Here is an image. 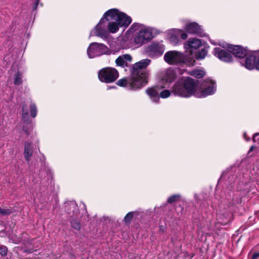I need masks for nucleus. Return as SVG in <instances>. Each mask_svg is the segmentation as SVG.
Wrapping results in <instances>:
<instances>
[{"instance_id":"36","label":"nucleus","mask_w":259,"mask_h":259,"mask_svg":"<svg viewBox=\"0 0 259 259\" xmlns=\"http://www.w3.org/2000/svg\"><path fill=\"white\" fill-rule=\"evenodd\" d=\"M243 137H244V138L245 139V140L246 141H249L250 140V138H247V135H246V133H244Z\"/></svg>"},{"instance_id":"4","label":"nucleus","mask_w":259,"mask_h":259,"mask_svg":"<svg viewBox=\"0 0 259 259\" xmlns=\"http://www.w3.org/2000/svg\"><path fill=\"white\" fill-rule=\"evenodd\" d=\"M196 81L192 78L182 77L173 85L171 93L182 98L195 96Z\"/></svg>"},{"instance_id":"6","label":"nucleus","mask_w":259,"mask_h":259,"mask_svg":"<svg viewBox=\"0 0 259 259\" xmlns=\"http://www.w3.org/2000/svg\"><path fill=\"white\" fill-rule=\"evenodd\" d=\"M217 90L215 81L210 78L204 80L199 87L196 81V89L195 97L198 98H203L213 95Z\"/></svg>"},{"instance_id":"1","label":"nucleus","mask_w":259,"mask_h":259,"mask_svg":"<svg viewBox=\"0 0 259 259\" xmlns=\"http://www.w3.org/2000/svg\"><path fill=\"white\" fill-rule=\"evenodd\" d=\"M132 21L131 17L118 9H109L104 13L98 24L91 30L90 36H96L107 40L109 33H115L120 27H127Z\"/></svg>"},{"instance_id":"33","label":"nucleus","mask_w":259,"mask_h":259,"mask_svg":"<svg viewBox=\"0 0 259 259\" xmlns=\"http://www.w3.org/2000/svg\"><path fill=\"white\" fill-rule=\"evenodd\" d=\"M259 133H256L254 134L252 137V140L254 143H257L259 144Z\"/></svg>"},{"instance_id":"26","label":"nucleus","mask_w":259,"mask_h":259,"mask_svg":"<svg viewBox=\"0 0 259 259\" xmlns=\"http://www.w3.org/2000/svg\"><path fill=\"white\" fill-rule=\"evenodd\" d=\"M28 116V111L25 105L22 106V118L24 121H27Z\"/></svg>"},{"instance_id":"32","label":"nucleus","mask_w":259,"mask_h":259,"mask_svg":"<svg viewBox=\"0 0 259 259\" xmlns=\"http://www.w3.org/2000/svg\"><path fill=\"white\" fill-rule=\"evenodd\" d=\"M180 33V36H181L182 39L185 40L188 38L187 33L184 32L182 29H181V32Z\"/></svg>"},{"instance_id":"19","label":"nucleus","mask_w":259,"mask_h":259,"mask_svg":"<svg viewBox=\"0 0 259 259\" xmlns=\"http://www.w3.org/2000/svg\"><path fill=\"white\" fill-rule=\"evenodd\" d=\"M146 93L154 103H157L159 100V95L156 88H149L146 90Z\"/></svg>"},{"instance_id":"39","label":"nucleus","mask_w":259,"mask_h":259,"mask_svg":"<svg viewBox=\"0 0 259 259\" xmlns=\"http://www.w3.org/2000/svg\"><path fill=\"white\" fill-rule=\"evenodd\" d=\"M253 148H254V147H253V146H251V147H250V149L249 151H252V150L253 149Z\"/></svg>"},{"instance_id":"2","label":"nucleus","mask_w":259,"mask_h":259,"mask_svg":"<svg viewBox=\"0 0 259 259\" xmlns=\"http://www.w3.org/2000/svg\"><path fill=\"white\" fill-rule=\"evenodd\" d=\"M150 63L151 60L149 59H143L136 63L133 65L131 76L118 80L117 84L131 90L141 89L147 82L148 75L143 69Z\"/></svg>"},{"instance_id":"15","label":"nucleus","mask_w":259,"mask_h":259,"mask_svg":"<svg viewBox=\"0 0 259 259\" xmlns=\"http://www.w3.org/2000/svg\"><path fill=\"white\" fill-rule=\"evenodd\" d=\"M184 29L188 33L202 35L201 26L195 22H187L184 27Z\"/></svg>"},{"instance_id":"34","label":"nucleus","mask_w":259,"mask_h":259,"mask_svg":"<svg viewBox=\"0 0 259 259\" xmlns=\"http://www.w3.org/2000/svg\"><path fill=\"white\" fill-rule=\"evenodd\" d=\"M34 3L32 6L33 10H35L38 6L39 0H34Z\"/></svg>"},{"instance_id":"24","label":"nucleus","mask_w":259,"mask_h":259,"mask_svg":"<svg viewBox=\"0 0 259 259\" xmlns=\"http://www.w3.org/2000/svg\"><path fill=\"white\" fill-rule=\"evenodd\" d=\"M22 74L20 71H17L14 78V84L15 85H18L22 83Z\"/></svg>"},{"instance_id":"35","label":"nucleus","mask_w":259,"mask_h":259,"mask_svg":"<svg viewBox=\"0 0 259 259\" xmlns=\"http://www.w3.org/2000/svg\"><path fill=\"white\" fill-rule=\"evenodd\" d=\"M251 259H259V253H254Z\"/></svg>"},{"instance_id":"13","label":"nucleus","mask_w":259,"mask_h":259,"mask_svg":"<svg viewBox=\"0 0 259 259\" xmlns=\"http://www.w3.org/2000/svg\"><path fill=\"white\" fill-rule=\"evenodd\" d=\"M224 48H228L229 51L234 55L236 58H240L241 60L247 55L249 51L240 46H233L226 42L222 44Z\"/></svg>"},{"instance_id":"31","label":"nucleus","mask_w":259,"mask_h":259,"mask_svg":"<svg viewBox=\"0 0 259 259\" xmlns=\"http://www.w3.org/2000/svg\"><path fill=\"white\" fill-rule=\"evenodd\" d=\"M11 211L10 209H3L0 207V214L6 215L11 213Z\"/></svg>"},{"instance_id":"20","label":"nucleus","mask_w":259,"mask_h":259,"mask_svg":"<svg viewBox=\"0 0 259 259\" xmlns=\"http://www.w3.org/2000/svg\"><path fill=\"white\" fill-rule=\"evenodd\" d=\"M33 153V146L31 143L27 142L24 146V155L25 160L28 162L30 160Z\"/></svg>"},{"instance_id":"27","label":"nucleus","mask_w":259,"mask_h":259,"mask_svg":"<svg viewBox=\"0 0 259 259\" xmlns=\"http://www.w3.org/2000/svg\"><path fill=\"white\" fill-rule=\"evenodd\" d=\"M180 198L181 195L179 194L172 195L168 198L167 202L172 203L178 200Z\"/></svg>"},{"instance_id":"18","label":"nucleus","mask_w":259,"mask_h":259,"mask_svg":"<svg viewBox=\"0 0 259 259\" xmlns=\"http://www.w3.org/2000/svg\"><path fill=\"white\" fill-rule=\"evenodd\" d=\"M70 207L73 208V212L75 214V218L71 219L70 220V222L72 227L75 230H79L80 228V225L78 220V208L76 206L75 204L74 203H71L70 204Z\"/></svg>"},{"instance_id":"21","label":"nucleus","mask_w":259,"mask_h":259,"mask_svg":"<svg viewBox=\"0 0 259 259\" xmlns=\"http://www.w3.org/2000/svg\"><path fill=\"white\" fill-rule=\"evenodd\" d=\"M229 215V213L228 211L223 212L222 210H220L218 213V218L219 220H221L219 223L222 225H226L228 222V218Z\"/></svg>"},{"instance_id":"30","label":"nucleus","mask_w":259,"mask_h":259,"mask_svg":"<svg viewBox=\"0 0 259 259\" xmlns=\"http://www.w3.org/2000/svg\"><path fill=\"white\" fill-rule=\"evenodd\" d=\"M7 253V248L5 246L0 245V254L3 255H6Z\"/></svg>"},{"instance_id":"25","label":"nucleus","mask_w":259,"mask_h":259,"mask_svg":"<svg viewBox=\"0 0 259 259\" xmlns=\"http://www.w3.org/2000/svg\"><path fill=\"white\" fill-rule=\"evenodd\" d=\"M30 109V115L31 116L34 118L37 115V108L35 104L33 102H31L29 105Z\"/></svg>"},{"instance_id":"23","label":"nucleus","mask_w":259,"mask_h":259,"mask_svg":"<svg viewBox=\"0 0 259 259\" xmlns=\"http://www.w3.org/2000/svg\"><path fill=\"white\" fill-rule=\"evenodd\" d=\"M208 53V51L206 49L203 48L200 50L197 53H196L195 56V60H202L205 58Z\"/></svg>"},{"instance_id":"10","label":"nucleus","mask_w":259,"mask_h":259,"mask_svg":"<svg viewBox=\"0 0 259 259\" xmlns=\"http://www.w3.org/2000/svg\"><path fill=\"white\" fill-rule=\"evenodd\" d=\"M118 71L113 68L107 67L100 70L98 73L99 80L105 83L114 82L118 77Z\"/></svg>"},{"instance_id":"14","label":"nucleus","mask_w":259,"mask_h":259,"mask_svg":"<svg viewBox=\"0 0 259 259\" xmlns=\"http://www.w3.org/2000/svg\"><path fill=\"white\" fill-rule=\"evenodd\" d=\"M175 78V73L171 69L169 68L163 71L160 75V78L161 83L164 85L161 86V88H166V84L171 82L174 80Z\"/></svg>"},{"instance_id":"9","label":"nucleus","mask_w":259,"mask_h":259,"mask_svg":"<svg viewBox=\"0 0 259 259\" xmlns=\"http://www.w3.org/2000/svg\"><path fill=\"white\" fill-rule=\"evenodd\" d=\"M202 45V41L200 39L196 37H191L186 41L184 44V49L185 50V55L188 59L190 58L193 60L194 65L195 64V58L193 56L195 50L199 49Z\"/></svg>"},{"instance_id":"12","label":"nucleus","mask_w":259,"mask_h":259,"mask_svg":"<svg viewBox=\"0 0 259 259\" xmlns=\"http://www.w3.org/2000/svg\"><path fill=\"white\" fill-rule=\"evenodd\" d=\"M165 50V46L162 42H153L148 46L146 52L149 56L156 58L161 56Z\"/></svg>"},{"instance_id":"7","label":"nucleus","mask_w":259,"mask_h":259,"mask_svg":"<svg viewBox=\"0 0 259 259\" xmlns=\"http://www.w3.org/2000/svg\"><path fill=\"white\" fill-rule=\"evenodd\" d=\"M115 52L107 46L102 43L92 42L87 49V54L90 58H94L102 55H109Z\"/></svg>"},{"instance_id":"38","label":"nucleus","mask_w":259,"mask_h":259,"mask_svg":"<svg viewBox=\"0 0 259 259\" xmlns=\"http://www.w3.org/2000/svg\"><path fill=\"white\" fill-rule=\"evenodd\" d=\"M159 228H160V230L163 231H164V226H160L159 227Z\"/></svg>"},{"instance_id":"40","label":"nucleus","mask_w":259,"mask_h":259,"mask_svg":"<svg viewBox=\"0 0 259 259\" xmlns=\"http://www.w3.org/2000/svg\"><path fill=\"white\" fill-rule=\"evenodd\" d=\"M257 68L259 69V64H258Z\"/></svg>"},{"instance_id":"28","label":"nucleus","mask_w":259,"mask_h":259,"mask_svg":"<svg viewBox=\"0 0 259 259\" xmlns=\"http://www.w3.org/2000/svg\"><path fill=\"white\" fill-rule=\"evenodd\" d=\"M171 93V91L170 92L168 90H164L159 93V97L163 99L167 98L170 96Z\"/></svg>"},{"instance_id":"22","label":"nucleus","mask_w":259,"mask_h":259,"mask_svg":"<svg viewBox=\"0 0 259 259\" xmlns=\"http://www.w3.org/2000/svg\"><path fill=\"white\" fill-rule=\"evenodd\" d=\"M188 74L197 78H200L205 75V72L202 69H194L188 73Z\"/></svg>"},{"instance_id":"11","label":"nucleus","mask_w":259,"mask_h":259,"mask_svg":"<svg viewBox=\"0 0 259 259\" xmlns=\"http://www.w3.org/2000/svg\"><path fill=\"white\" fill-rule=\"evenodd\" d=\"M210 41L214 45H218L220 46L215 48L212 52V54L215 57L225 62H231L232 61L233 58L231 54L226 50V49L228 48H224L222 46V44L224 42L216 43L211 40Z\"/></svg>"},{"instance_id":"5","label":"nucleus","mask_w":259,"mask_h":259,"mask_svg":"<svg viewBox=\"0 0 259 259\" xmlns=\"http://www.w3.org/2000/svg\"><path fill=\"white\" fill-rule=\"evenodd\" d=\"M164 60L171 65H183L187 66H194V61L189 58L183 52L178 51H169L164 56Z\"/></svg>"},{"instance_id":"29","label":"nucleus","mask_w":259,"mask_h":259,"mask_svg":"<svg viewBox=\"0 0 259 259\" xmlns=\"http://www.w3.org/2000/svg\"><path fill=\"white\" fill-rule=\"evenodd\" d=\"M134 216V212L131 211L129 212L126 214V215L125 216L124 218V220L125 223H129L131 222L132 219L133 218Z\"/></svg>"},{"instance_id":"16","label":"nucleus","mask_w":259,"mask_h":259,"mask_svg":"<svg viewBox=\"0 0 259 259\" xmlns=\"http://www.w3.org/2000/svg\"><path fill=\"white\" fill-rule=\"evenodd\" d=\"M181 29L173 28L167 32V37L170 42L173 45H177L180 41V33Z\"/></svg>"},{"instance_id":"37","label":"nucleus","mask_w":259,"mask_h":259,"mask_svg":"<svg viewBox=\"0 0 259 259\" xmlns=\"http://www.w3.org/2000/svg\"><path fill=\"white\" fill-rule=\"evenodd\" d=\"M243 137H244V138L245 139V140L246 141H249L250 140V138H247V135H246V133H244Z\"/></svg>"},{"instance_id":"8","label":"nucleus","mask_w":259,"mask_h":259,"mask_svg":"<svg viewBox=\"0 0 259 259\" xmlns=\"http://www.w3.org/2000/svg\"><path fill=\"white\" fill-rule=\"evenodd\" d=\"M240 64L248 70L256 69L259 70L257 68L259 64V50L249 51L245 56V59L240 61Z\"/></svg>"},{"instance_id":"17","label":"nucleus","mask_w":259,"mask_h":259,"mask_svg":"<svg viewBox=\"0 0 259 259\" xmlns=\"http://www.w3.org/2000/svg\"><path fill=\"white\" fill-rule=\"evenodd\" d=\"M132 61V57L129 54H124L119 56L116 60L115 63L117 66L124 67H127Z\"/></svg>"},{"instance_id":"3","label":"nucleus","mask_w":259,"mask_h":259,"mask_svg":"<svg viewBox=\"0 0 259 259\" xmlns=\"http://www.w3.org/2000/svg\"><path fill=\"white\" fill-rule=\"evenodd\" d=\"M129 31L134 33L135 44L140 47L150 41L154 37L156 30L143 24L134 23L130 27Z\"/></svg>"}]
</instances>
